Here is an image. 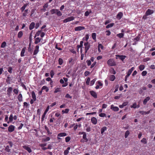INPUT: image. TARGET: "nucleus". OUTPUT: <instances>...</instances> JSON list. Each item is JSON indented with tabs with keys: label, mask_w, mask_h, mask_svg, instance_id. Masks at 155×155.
<instances>
[{
	"label": "nucleus",
	"mask_w": 155,
	"mask_h": 155,
	"mask_svg": "<svg viewBox=\"0 0 155 155\" xmlns=\"http://www.w3.org/2000/svg\"><path fill=\"white\" fill-rule=\"evenodd\" d=\"M83 41H81L80 42V45H78L77 46V47L78 48V49L79 48H82V47H83Z\"/></svg>",
	"instance_id": "nucleus-22"
},
{
	"label": "nucleus",
	"mask_w": 155,
	"mask_h": 155,
	"mask_svg": "<svg viewBox=\"0 0 155 155\" xmlns=\"http://www.w3.org/2000/svg\"><path fill=\"white\" fill-rule=\"evenodd\" d=\"M15 129V126L13 125H11L9 126L8 128V131L9 132H13Z\"/></svg>",
	"instance_id": "nucleus-4"
},
{
	"label": "nucleus",
	"mask_w": 155,
	"mask_h": 155,
	"mask_svg": "<svg viewBox=\"0 0 155 155\" xmlns=\"http://www.w3.org/2000/svg\"><path fill=\"white\" fill-rule=\"evenodd\" d=\"M41 39L39 37L35 39V43L36 44H38L40 42Z\"/></svg>",
	"instance_id": "nucleus-24"
},
{
	"label": "nucleus",
	"mask_w": 155,
	"mask_h": 155,
	"mask_svg": "<svg viewBox=\"0 0 155 155\" xmlns=\"http://www.w3.org/2000/svg\"><path fill=\"white\" fill-rule=\"evenodd\" d=\"M90 93L91 95L94 98H96L97 97V93L93 91H90Z\"/></svg>",
	"instance_id": "nucleus-7"
},
{
	"label": "nucleus",
	"mask_w": 155,
	"mask_h": 155,
	"mask_svg": "<svg viewBox=\"0 0 155 155\" xmlns=\"http://www.w3.org/2000/svg\"><path fill=\"white\" fill-rule=\"evenodd\" d=\"M107 129V128L106 127H102L101 130V134H102L104 133V132Z\"/></svg>",
	"instance_id": "nucleus-33"
},
{
	"label": "nucleus",
	"mask_w": 155,
	"mask_h": 155,
	"mask_svg": "<svg viewBox=\"0 0 155 155\" xmlns=\"http://www.w3.org/2000/svg\"><path fill=\"white\" fill-rule=\"evenodd\" d=\"M70 147H68L66 150H65L64 152V155H67L69 153V150L70 149Z\"/></svg>",
	"instance_id": "nucleus-27"
},
{
	"label": "nucleus",
	"mask_w": 155,
	"mask_h": 155,
	"mask_svg": "<svg viewBox=\"0 0 155 155\" xmlns=\"http://www.w3.org/2000/svg\"><path fill=\"white\" fill-rule=\"evenodd\" d=\"M35 23L34 22H32L30 25L29 29L30 30L33 29L35 26Z\"/></svg>",
	"instance_id": "nucleus-20"
},
{
	"label": "nucleus",
	"mask_w": 155,
	"mask_h": 155,
	"mask_svg": "<svg viewBox=\"0 0 155 155\" xmlns=\"http://www.w3.org/2000/svg\"><path fill=\"white\" fill-rule=\"evenodd\" d=\"M123 13L121 12H119L117 15L116 18L119 20H120L122 17Z\"/></svg>",
	"instance_id": "nucleus-14"
},
{
	"label": "nucleus",
	"mask_w": 155,
	"mask_h": 155,
	"mask_svg": "<svg viewBox=\"0 0 155 155\" xmlns=\"http://www.w3.org/2000/svg\"><path fill=\"white\" fill-rule=\"evenodd\" d=\"M74 19V18L73 17L71 16L68 18H67L65 19L64 20V22H67L70 21H71L73 20Z\"/></svg>",
	"instance_id": "nucleus-5"
},
{
	"label": "nucleus",
	"mask_w": 155,
	"mask_h": 155,
	"mask_svg": "<svg viewBox=\"0 0 155 155\" xmlns=\"http://www.w3.org/2000/svg\"><path fill=\"white\" fill-rule=\"evenodd\" d=\"M139 112V113H140V114H141L142 115H146L149 114L150 112V110H149L147 111H145L143 110H140V111Z\"/></svg>",
	"instance_id": "nucleus-18"
},
{
	"label": "nucleus",
	"mask_w": 155,
	"mask_h": 155,
	"mask_svg": "<svg viewBox=\"0 0 155 155\" xmlns=\"http://www.w3.org/2000/svg\"><path fill=\"white\" fill-rule=\"evenodd\" d=\"M46 113H47V112H45L44 113V114H43V115H42V117H41V121H43L44 120V119Z\"/></svg>",
	"instance_id": "nucleus-49"
},
{
	"label": "nucleus",
	"mask_w": 155,
	"mask_h": 155,
	"mask_svg": "<svg viewBox=\"0 0 155 155\" xmlns=\"http://www.w3.org/2000/svg\"><path fill=\"white\" fill-rule=\"evenodd\" d=\"M153 13L154 11L153 10L148 9L146 12L145 14L146 15L148 16L152 14Z\"/></svg>",
	"instance_id": "nucleus-6"
},
{
	"label": "nucleus",
	"mask_w": 155,
	"mask_h": 155,
	"mask_svg": "<svg viewBox=\"0 0 155 155\" xmlns=\"http://www.w3.org/2000/svg\"><path fill=\"white\" fill-rule=\"evenodd\" d=\"M41 90H45L46 91V92H48V90H49V89H48V87H46V86H43L42 87Z\"/></svg>",
	"instance_id": "nucleus-44"
},
{
	"label": "nucleus",
	"mask_w": 155,
	"mask_h": 155,
	"mask_svg": "<svg viewBox=\"0 0 155 155\" xmlns=\"http://www.w3.org/2000/svg\"><path fill=\"white\" fill-rule=\"evenodd\" d=\"M80 53L81 54V60H82L83 59L84 54V53H82V48H81Z\"/></svg>",
	"instance_id": "nucleus-34"
},
{
	"label": "nucleus",
	"mask_w": 155,
	"mask_h": 155,
	"mask_svg": "<svg viewBox=\"0 0 155 155\" xmlns=\"http://www.w3.org/2000/svg\"><path fill=\"white\" fill-rule=\"evenodd\" d=\"M97 84L98 85H99V86H103V84L101 83V82L99 81H97V82L96 84Z\"/></svg>",
	"instance_id": "nucleus-60"
},
{
	"label": "nucleus",
	"mask_w": 155,
	"mask_h": 155,
	"mask_svg": "<svg viewBox=\"0 0 155 155\" xmlns=\"http://www.w3.org/2000/svg\"><path fill=\"white\" fill-rule=\"evenodd\" d=\"M137 107V104L136 103H134L131 106V107L136 108Z\"/></svg>",
	"instance_id": "nucleus-57"
},
{
	"label": "nucleus",
	"mask_w": 155,
	"mask_h": 155,
	"mask_svg": "<svg viewBox=\"0 0 155 155\" xmlns=\"http://www.w3.org/2000/svg\"><path fill=\"white\" fill-rule=\"evenodd\" d=\"M147 72L146 71H143L142 72V73H141V74L143 76H145L147 74Z\"/></svg>",
	"instance_id": "nucleus-62"
},
{
	"label": "nucleus",
	"mask_w": 155,
	"mask_h": 155,
	"mask_svg": "<svg viewBox=\"0 0 155 155\" xmlns=\"http://www.w3.org/2000/svg\"><path fill=\"white\" fill-rule=\"evenodd\" d=\"M13 91L14 94H17L18 93V89H14L13 90Z\"/></svg>",
	"instance_id": "nucleus-52"
},
{
	"label": "nucleus",
	"mask_w": 155,
	"mask_h": 155,
	"mask_svg": "<svg viewBox=\"0 0 155 155\" xmlns=\"http://www.w3.org/2000/svg\"><path fill=\"white\" fill-rule=\"evenodd\" d=\"M92 37L93 40L96 41V35L95 33H93L92 34Z\"/></svg>",
	"instance_id": "nucleus-30"
},
{
	"label": "nucleus",
	"mask_w": 155,
	"mask_h": 155,
	"mask_svg": "<svg viewBox=\"0 0 155 155\" xmlns=\"http://www.w3.org/2000/svg\"><path fill=\"white\" fill-rule=\"evenodd\" d=\"M70 51L74 54H76V53L75 49L73 48L70 49Z\"/></svg>",
	"instance_id": "nucleus-55"
},
{
	"label": "nucleus",
	"mask_w": 155,
	"mask_h": 155,
	"mask_svg": "<svg viewBox=\"0 0 155 155\" xmlns=\"http://www.w3.org/2000/svg\"><path fill=\"white\" fill-rule=\"evenodd\" d=\"M116 56L119 57L122 61H123L126 57V56L123 55H116Z\"/></svg>",
	"instance_id": "nucleus-17"
},
{
	"label": "nucleus",
	"mask_w": 155,
	"mask_h": 155,
	"mask_svg": "<svg viewBox=\"0 0 155 155\" xmlns=\"http://www.w3.org/2000/svg\"><path fill=\"white\" fill-rule=\"evenodd\" d=\"M45 128L47 132L48 133V134H51V133L50 132V131H49V129L48 128V127L47 126H45Z\"/></svg>",
	"instance_id": "nucleus-46"
},
{
	"label": "nucleus",
	"mask_w": 155,
	"mask_h": 155,
	"mask_svg": "<svg viewBox=\"0 0 155 155\" xmlns=\"http://www.w3.org/2000/svg\"><path fill=\"white\" fill-rule=\"evenodd\" d=\"M114 25V23H112L108 25L106 27V28H110L112 27Z\"/></svg>",
	"instance_id": "nucleus-42"
},
{
	"label": "nucleus",
	"mask_w": 155,
	"mask_h": 155,
	"mask_svg": "<svg viewBox=\"0 0 155 155\" xmlns=\"http://www.w3.org/2000/svg\"><path fill=\"white\" fill-rule=\"evenodd\" d=\"M130 134V132L129 130H127L125 134L124 137L125 138L127 137Z\"/></svg>",
	"instance_id": "nucleus-41"
},
{
	"label": "nucleus",
	"mask_w": 155,
	"mask_h": 155,
	"mask_svg": "<svg viewBox=\"0 0 155 155\" xmlns=\"http://www.w3.org/2000/svg\"><path fill=\"white\" fill-rule=\"evenodd\" d=\"M85 28L83 26H79L75 28L74 30L75 31H79L83 30Z\"/></svg>",
	"instance_id": "nucleus-8"
},
{
	"label": "nucleus",
	"mask_w": 155,
	"mask_h": 155,
	"mask_svg": "<svg viewBox=\"0 0 155 155\" xmlns=\"http://www.w3.org/2000/svg\"><path fill=\"white\" fill-rule=\"evenodd\" d=\"M50 12L52 15L56 14L57 15H58V10L57 9H53L50 11Z\"/></svg>",
	"instance_id": "nucleus-10"
},
{
	"label": "nucleus",
	"mask_w": 155,
	"mask_h": 155,
	"mask_svg": "<svg viewBox=\"0 0 155 155\" xmlns=\"http://www.w3.org/2000/svg\"><path fill=\"white\" fill-rule=\"evenodd\" d=\"M5 150L8 152H10L11 150L9 149V147L8 145L6 146Z\"/></svg>",
	"instance_id": "nucleus-47"
},
{
	"label": "nucleus",
	"mask_w": 155,
	"mask_h": 155,
	"mask_svg": "<svg viewBox=\"0 0 155 155\" xmlns=\"http://www.w3.org/2000/svg\"><path fill=\"white\" fill-rule=\"evenodd\" d=\"M69 110L68 109H65L64 110H62V113L63 114H64V113H68L69 111Z\"/></svg>",
	"instance_id": "nucleus-45"
},
{
	"label": "nucleus",
	"mask_w": 155,
	"mask_h": 155,
	"mask_svg": "<svg viewBox=\"0 0 155 155\" xmlns=\"http://www.w3.org/2000/svg\"><path fill=\"white\" fill-rule=\"evenodd\" d=\"M23 147L25 149L27 150L29 153H31L32 152V150L31 148L26 145L23 146Z\"/></svg>",
	"instance_id": "nucleus-9"
},
{
	"label": "nucleus",
	"mask_w": 155,
	"mask_h": 155,
	"mask_svg": "<svg viewBox=\"0 0 155 155\" xmlns=\"http://www.w3.org/2000/svg\"><path fill=\"white\" fill-rule=\"evenodd\" d=\"M35 10L34 9H33L31 10V14L30 16H31L33 15L35 12Z\"/></svg>",
	"instance_id": "nucleus-63"
},
{
	"label": "nucleus",
	"mask_w": 155,
	"mask_h": 155,
	"mask_svg": "<svg viewBox=\"0 0 155 155\" xmlns=\"http://www.w3.org/2000/svg\"><path fill=\"white\" fill-rule=\"evenodd\" d=\"M23 35V33L22 31H20L18 33V37L19 38H21Z\"/></svg>",
	"instance_id": "nucleus-31"
},
{
	"label": "nucleus",
	"mask_w": 155,
	"mask_h": 155,
	"mask_svg": "<svg viewBox=\"0 0 155 155\" xmlns=\"http://www.w3.org/2000/svg\"><path fill=\"white\" fill-rule=\"evenodd\" d=\"M39 46L38 45H37L35 46V49L34 50L33 52V55H36L39 51Z\"/></svg>",
	"instance_id": "nucleus-15"
},
{
	"label": "nucleus",
	"mask_w": 155,
	"mask_h": 155,
	"mask_svg": "<svg viewBox=\"0 0 155 155\" xmlns=\"http://www.w3.org/2000/svg\"><path fill=\"white\" fill-rule=\"evenodd\" d=\"M115 79V76L114 75H111L110 77V80L111 81H113Z\"/></svg>",
	"instance_id": "nucleus-32"
},
{
	"label": "nucleus",
	"mask_w": 155,
	"mask_h": 155,
	"mask_svg": "<svg viewBox=\"0 0 155 155\" xmlns=\"http://www.w3.org/2000/svg\"><path fill=\"white\" fill-rule=\"evenodd\" d=\"M90 81V78L89 77L87 78L86 81V84L87 85H89V84Z\"/></svg>",
	"instance_id": "nucleus-54"
},
{
	"label": "nucleus",
	"mask_w": 155,
	"mask_h": 155,
	"mask_svg": "<svg viewBox=\"0 0 155 155\" xmlns=\"http://www.w3.org/2000/svg\"><path fill=\"white\" fill-rule=\"evenodd\" d=\"M31 96L33 99H34V100H36V96L35 93L33 91H32L31 92Z\"/></svg>",
	"instance_id": "nucleus-29"
},
{
	"label": "nucleus",
	"mask_w": 155,
	"mask_h": 155,
	"mask_svg": "<svg viewBox=\"0 0 155 155\" xmlns=\"http://www.w3.org/2000/svg\"><path fill=\"white\" fill-rule=\"evenodd\" d=\"M84 45L85 46L84 48L85 49V55L87 51L90 48L91 45L90 43L88 42H87L84 43Z\"/></svg>",
	"instance_id": "nucleus-1"
},
{
	"label": "nucleus",
	"mask_w": 155,
	"mask_h": 155,
	"mask_svg": "<svg viewBox=\"0 0 155 155\" xmlns=\"http://www.w3.org/2000/svg\"><path fill=\"white\" fill-rule=\"evenodd\" d=\"M90 72L89 71H86L84 73V74L85 76H87L88 74H90Z\"/></svg>",
	"instance_id": "nucleus-64"
},
{
	"label": "nucleus",
	"mask_w": 155,
	"mask_h": 155,
	"mask_svg": "<svg viewBox=\"0 0 155 155\" xmlns=\"http://www.w3.org/2000/svg\"><path fill=\"white\" fill-rule=\"evenodd\" d=\"M13 116L12 114H11L10 115V117H9V120L10 122H11L13 120Z\"/></svg>",
	"instance_id": "nucleus-51"
},
{
	"label": "nucleus",
	"mask_w": 155,
	"mask_h": 155,
	"mask_svg": "<svg viewBox=\"0 0 155 155\" xmlns=\"http://www.w3.org/2000/svg\"><path fill=\"white\" fill-rule=\"evenodd\" d=\"M141 142L144 144H146L147 143V140L145 138H143L141 140Z\"/></svg>",
	"instance_id": "nucleus-48"
},
{
	"label": "nucleus",
	"mask_w": 155,
	"mask_h": 155,
	"mask_svg": "<svg viewBox=\"0 0 155 155\" xmlns=\"http://www.w3.org/2000/svg\"><path fill=\"white\" fill-rule=\"evenodd\" d=\"M124 36V34L123 33H120L117 35V36L120 38H122Z\"/></svg>",
	"instance_id": "nucleus-37"
},
{
	"label": "nucleus",
	"mask_w": 155,
	"mask_h": 155,
	"mask_svg": "<svg viewBox=\"0 0 155 155\" xmlns=\"http://www.w3.org/2000/svg\"><path fill=\"white\" fill-rule=\"evenodd\" d=\"M27 6V4H25L23 6H22L21 8V12H23L24 10H25V8Z\"/></svg>",
	"instance_id": "nucleus-28"
},
{
	"label": "nucleus",
	"mask_w": 155,
	"mask_h": 155,
	"mask_svg": "<svg viewBox=\"0 0 155 155\" xmlns=\"http://www.w3.org/2000/svg\"><path fill=\"white\" fill-rule=\"evenodd\" d=\"M12 80L11 78L9 76L7 77L6 79V82L8 84H10L11 81Z\"/></svg>",
	"instance_id": "nucleus-25"
},
{
	"label": "nucleus",
	"mask_w": 155,
	"mask_h": 155,
	"mask_svg": "<svg viewBox=\"0 0 155 155\" xmlns=\"http://www.w3.org/2000/svg\"><path fill=\"white\" fill-rule=\"evenodd\" d=\"M41 30L38 31L35 34V35L34 37V38H35L36 36H39L41 33Z\"/></svg>",
	"instance_id": "nucleus-39"
},
{
	"label": "nucleus",
	"mask_w": 155,
	"mask_h": 155,
	"mask_svg": "<svg viewBox=\"0 0 155 155\" xmlns=\"http://www.w3.org/2000/svg\"><path fill=\"white\" fill-rule=\"evenodd\" d=\"M26 49V48L25 47H24L22 49L20 54V55L21 57H22L24 56V54L25 53Z\"/></svg>",
	"instance_id": "nucleus-19"
},
{
	"label": "nucleus",
	"mask_w": 155,
	"mask_h": 155,
	"mask_svg": "<svg viewBox=\"0 0 155 155\" xmlns=\"http://www.w3.org/2000/svg\"><path fill=\"white\" fill-rule=\"evenodd\" d=\"M107 63L110 66H113L115 65V62L112 59H109L107 61Z\"/></svg>",
	"instance_id": "nucleus-2"
},
{
	"label": "nucleus",
	"mask_w": 155,
	"mask_h": 155,
	"mask_svg": "<svg viewBox=\"0 0 155 155\" xmlns=\"http://www.w3.org/2000/svg\"><path fill=\"white\" fill-rule=\"evenodd\" d=\"M96 80L97 79L95 78L93 79V80H92L91 81L90 83L91 86H92L94 84Z\"/></svg>",
	"instance_id": "nucleus-43"
},
{
	"label": "nucleus",
	"mask_w": 155,
	"mask_h": 155,
	"mask_svg": "<svg viewBox=\"0 0 155 155\" xmlns=\"http://www.w3.org/2000/svg\"><path fill=\"white\" fill-rule=\"evenodd\" d=\"M67 135V134L65 133H61L59 134V137H60L65 136Z\"/></svg>",
	"instance_id": "nucleus-36"
},
{
	"label": "nucleus",
	"mask_w": 155,
	"mask_h": 155,
	"mask_svg": "<svg viewBox=\"0 0 155 155\" xmlns=\"http://www.w3.org/2000/svg\"><path fill=\"white\" fill-rule=\"evenodd\" d=\"M28 9H26L24 11V12L22 14V15L24 17H26L28 13Z\"/></svg>",
	"instance_id": "nucleus-26"
},
{
	"label": "nucleus",
	"mask_w": 155,
	"mask_h": 155,
	"mask_svg": "<svg viewBox=\"0 0 155 155\" xmlns=\"http://www.w3.org/2000/svg\"><path fill=\"white\" fill-rule=\"evenodd\" d=\"M110 109L114 111H117L119 110V109L118 107H114L113 104L111 105Z\"/></svg>",
	"instance_id": "nucleus-12"
},
{
	"label": "nucleus",
	"mask_w": 155,
	"mask_h": 155,
	"mask_svg": "<svg viewBox=\"0 0 155 155\" xmlns=\"http://www.w3.org/2000/svg\"><path fill=\"white\" fill-rule=\"evenodd\" d=\"M12 68L11 67H9L8 68V71L10 74L12 73Z\"/></svg>",
	"instance_id": "nucleus-59"
},
{
	"label": "nucleus",
	"mask_w": 155,
	"mask_h": 155,
	"mask_svg": "<svg viewBox=\"0 0 155 155\" xmlns=\"http://www.w3.org/2000/svg\"><path fill=\"white\" fill-rule=\"evenodd\" d=\"M87 134H84L83 135V138L84 140H81V142H87L88 141V139L86 137Z\"/></svg>",
	"instance_id": "nucleus-13"
},
{
	"label": "nucleus",
	"mask_w": 155,
	"mask_h": 155,
	"mask_svg": "<svg viewBox=\"0 0 155 155\" xmlns=\"http://www.w3.org/2000/svg\"><path fill=\"white\" fill-rule=\"evenodd\" d=\"M13 89L12 87H10L8 88L7 90V95L8 97H10L12 95V91Z\"/></svg>",
	"instance_id": "nucleus-3"
},
{
	"label": "nucleus",
	"mask_w": 155,
	"mask_h": 155,
	"mask_svg": "<svg viewBox=\"0 0 155 155\" xmlns=\"http://www.w3.org/2000/svg\"><path fill=\"white\" fill-rule=\"evenodd\" d=\"M18 101L19 102H21L22 101V96L21 94H19L18 97Z\"/></svg>",
	"instance_id": "nucleus-23"
},
{
	"label": "nucleus",
	"mask_w": 155,
	"mask_h": 155,
	"mask_svg": "<svg viewBox=\"0 0 155 155\" xmlns=\"http://www.w3.org/2000/svg\"><path fill=\"white\" fill-rule=\"evenodd\" d=\"M145 68V66L143 65H140L139 67V68L141 71L143 70Z\"/></svg>",
	"instance_id": "nucleus-38"
},
{
	"label": "nucleus",
	"mask_w": 155,
	"mask_h": 155,
	"mask_svg": "<svg viewBox=\"0 0 155 155\" xmlns=\"http://www.w3.org/2000/svg\"><path fill=\"white\" fill-rule=\"evenodd\" d=\"M91 121L92 124H96L97 122V120L96 118L94 117H93L91 119Z\"/></svg>",
	"instance_id": "nucleus-11"
},
{
	"label": "nucleus",
	"mask_w": 155,
	"mask_h": 155,
	"mask_svg": "<svg viewBox=\"0 0 155 155\" xmlns=\"http://www.w3.org/2000/svg\"><path fill=\"white\" fill-rule=\"evenodd\" d=\"M6 42L5 41H4L2 43L1 47V48H4L6 46Z\"/></svg>",
	"instance_id": "nucleus-40"
},
{
	"label": "nucleus",
	"mask_w": 155,
	"mask_h": 155,
	"mask_svg": "<svg viewBox=\"0 0 155 155\" xmlns=\"http://www.w3.org/2000/svg\"><path fill=\"white\" fill-rule=\"evenodd\" d=\"M71 139V137L69 136H68L66 137L65 138V141L67 143Z\"/></svg>",
	"instance_id": "nucleus-50"
},
{
	"label": "nucleus",
	"mask_w": 155,
	"mask_h": 155,
	"mask_svg": "<svg viewBox=\"0 0 155 155\" xmlns=\"http://www.w3.org/2000/svg\"><path fill=\"white\" fill-rule=\"evenodd\" d=\"M60 83L61 84H62V87H65L67 86L68 85V83H64V80L62 79H61L60 80Z\"/></svg>",
	"instance_id": "nucleus-16"
},
{
	"label": "nucleus",
	"mask_w": 155,
	"mask_h": 155,
	"mask_svg": "<svg viewBox=\"0 0 155 155\" xmlns=\"http://www.w3.org/2000/svg\"><path fill=\"white\" fill-rule=\"evenodd\" d=\"M92 12V11L91 10H90L89 11H87L84 13V15L86 16H88L89 14Z\"/></svg>",
	"instance_id": "nucleus-35"
},
{
	"label": "nucleus",
	"mask_w": 155,
	"mask_h": 155,
	"mask_svg": "<svg viewBox=\"0 0 155 155\" xmlns=\"http://www.w3.org/2000/svg\"><path fill=\"white\" fill-rule=\"evenodd\" d=\"M54 75V73L53 70H51L50 71V75L51 78H52Z\"/></svg>",
	"instance_id": "nucleus-61"
},
{
	"label": "nucleus",
	"mask_w": 155,
	"mask_h": 155,
	"mask_svg": "<svg viewBox=\"0 0 155 155\" xmlns=\"http://www.w3.org/2000/svg\"><path fill=\"white\" fill-rule=\"evenodd\" d=\"M106 114L104 113H101L99 114V116L101 117H104L106 116Z\"/></svg>",
	"instance_id": "nucleus-56"
},
{
	"label": "nucleus",
	"mask_w": 155,
	"mask_h": 155,
	"mask_svg": "<svg viewBox=\"0 0 155 155\" xmlns=\"http://www.w3.org/2000/svg\"><path fill=\"white\" fill-rule=\"evenodd\" d=\"M63 62V59L61 58H59V64L61 65Z\"/></svg>",
	"instance_id": "nucleus-53"
},
{
	"label": "nucleus",
	"mask_w": 155,
	"mask_h": 155,
	"mask_svg": "<svg viewBox=\"0 0 155 155\" xmlns=\"http://www.w3.org/2000/svg\"><path fill=\"white\" fill-rule=\"evenodd\" d=\"M55 119L54 118H51L49 122L50 123H54V122H55Z\"/></svg>",
	"instance_id": "nucleus-58"
},
{
	"label": "nucleus",
	"mask_w": 155,
	"mask_h": 155,
	"mask_svg": "<svg viewBox=\"0 0 155 155\" xmlns=\"http://www.w3.org/2000/svg\"><path fill=\"white\" fill-rule=\"evenodd\" d=\"M150 99V98L149 97H146L143 101V104L144 105H146L148 101H149Z\"/></svg>",
	"instance_id": "nucleus-21"
}]
</instances>
